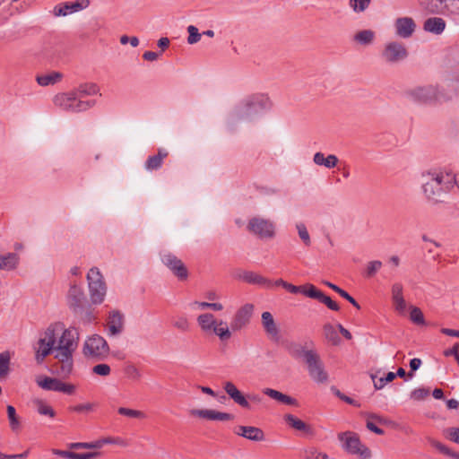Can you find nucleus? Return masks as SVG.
<instances>
[{"mask_svg": "<svg viewBox=\"0 0 459 459\" xmlns=\"http://www.w3.org/2000/svg\"><path fill=\"white\" fill-rule=\"evenodd\" d=\"M338 438L342 442V448L351 455H355L359 459H369L371 451L364 446L358 434L351 431L340 433Z\"/></svg>", "mask_w": 459, "mask_h": 459, "instance_id": "4", "label": "nucleus"}, {"mask_svg": "<svg viewBox=\"0 0 459 459\" xmlns=\"http://www.w3.org/2000/svg\"><path fill=\"white\" fill-rule=\"evenodd\" d=\"M101 455L100 452L94 451V452H88V453H75L74 452L73 459H96Z\"/></svg>", "mask_w": 459, "mask_h": 459, "instance_id": "61", "label": "nucleus"}, {"mask_svg": "<svg viewBox=\"0 0 459 459\" xmlns=\"http://www.w3.org/2000/svg\"><path fill=\"white\" fill-rule=\"evenodd\" d=\"M223 389L230 399L245 409H250V403L247 399L256 403H260L262 401V397L258 394H247L246 397L230 381L224 383Z\"/></svg>", "mask_w": 459, "mask_h": 459, "instance_id": "8", "label": "nucleus"}, {"mask_svg": "<svg viewBox=\"0 0 459 459\" xmlns=\"http://www.w3.org/2000/svg\"><path fill=\"white\" fill-rule=\"evenodd\" d=\"M284 420L290 427L296 430L301 431L307 435H314V429L310 425L305 423L292 414H286L284 416Z\"/></svg>", "mask_w": 459, "mask_h": 459, "instance_id": "28", "label": "nucleus"}, {"mask_svg": "<svg viewBox=\"0 0 459 459\" xmlns=\"http://www.w3.org/2000/svg\"><path fill=\"white\" fill-rule=\"evenodd\" d=\"M370 4L371 0H349V5L355 13H363Z\"/></svg>", "mask_w": 459, "mask_h": 459, "instance_id": "45", "label": "nucleus"}, {"mask_svg": "<svg viewBox=\"0 0 459 459\" xmlns=\"http://www.w3.org/2000/svg\"><path fill=\"white\" fill-rule=\"evenodd\" d=\"M327 287L331 288L333 290L337 292L341 297L345 299L347 301H349L353 307H355L357 309H360L359 304L356 301V299L351 297L346 290H342L339 286L330 282V281H324L323 282Z\"/></svg>", "mask_w": 459, "mask_h": 459, "instance_id": "37", "label": "nucleus"}, {"mask_svg": "<svg viewBox=\"0 0 459 459\" xmlns=\"http://www.w3.org/2000/svg\"><path fill=\"white\" fill-rule=\"evenodd\" d=\"M423 178V193L428 200L434 203L441 202L443 195L454 187V183H457V177L451 173H428Z\"/></svg>", "mask_w": 459, "mask_h": 459, "instance_id": "1", "label": "nucleus"}, {"mask_svg": "<svg viewBox=\"0 0 459 459\" xmlns=\"http://www.w3.org/2000/svg\"><path fill=\"white\" fill-rule=\"evenodd\" d=\"M64 325L60 322L49 325L37 342L35 350V359L38 364H42L46 357L56 350V332L63 330Z\"/></svg>", "mask_w": 459, "mask_h": 459, "instance_id": "3", "label": "nucleus"}, {"mask_svg": "<svg viewBox=\"0 0 459 459\" xmlns=\"http://www.w3.org/2000/svg\"><path fill=\"white\" fill-rule=\"evenodd\" d=\"M263 393L265 395L269 396L270 398L278 401L279 403H284V404H288V405H291V406H298L299 405V403H298V401L295 398H293V397H291L290 395H287L285 394H282L280 391H277V390H274V389H272V388H264L263 390Z\"/></svg>", "mask_w": 459, "mask_h": 459, "instance_id": "29", "label": "nucleus"}, {"mask_svg": "<svg viewBox=\"0 0 459 459\" xmlns=\"http://www.w3.org/2000/svg\"><path fill=\"white\" fill-rule=\"evenodd\" d=\"M197 323L204 332L212 331L213 327L217 325V320L211 313H204L198 316Z\"/></svg>", "mask_w": 459, "mask_h": 459, "instance_id": "34", "label": "nucleus"}, {"mask_svg": "<svg viewBox=\"0 0 459 459\" xmlns=\"http://www.w3.org/2000/svg\"><path fill=\"white\" fill-rule=\"evenodd\" d=\"M238 277L247 283L258 285L264 288H269L273 284L272 280L252 271H243L238 275Z\"/></svg>", "mask_w": 459, "mask_h": 459, "instance_id": "21", "label": "nucleus"}, {"mask_svg": "<svg viewBox=\"0 0 459 459\" xmlns=\"http://www.w3.org/2000/svg\"><path fill=\"white\" fill-rule=\"evenodd\" d=\"M63 78L60 72H51L47 74L37 75L36 81L40 86L54 85L59 82Z\"/></svg>", "mask_w": 459, "mask_h": 459, "instance_id": "33", "label": "nucleus"}, {"mask_svg": "<svg viewBox=\"0 0 459 459\" xmlns=\"http://www.w3.org/2000/svg\"><path fill=\"white\" fill-rule=\"evenodd\" d=\"M235 433L251 441H262L264 439V431L257 427L239 426Z\"/></svg>", "mask_w": 459, "mask_h": 459, "instance_id": "23", "label": "nucleus"}, {"mask_svg": "<svg viewBox=\"0 0 459 459\" xmlns=\"http://www.w3.org/2000/svg\"><path fill=\"white\" fill-rule=\"evenodd\" d=\"M445 11L454 14H459V0H445L444 12Z\"/></svg>", "mask_w": 459, "mask_h": 459, "instance_id": "56", "label": "nucleus"}, {"mask_svg": "<svg viewBox=\"0 0 459 459\" xmlns=\"http://www.w3.org/2000/svg\"><path fill=\"white\" fill-rule=\"evenodd\" d=\"M120 415H124L129 418L143 419L145 417L144 413L141 411L133 410L129 408L120 407L117 410Z\"/></svg>", "mask_w": 459, "mask_h": 459, "instance_id": "48", "label": "nucleus"}, {"mask_svg": "<svg viewBox=\"0 0 459 459\" xmlns=\"http://www.w3.org/2000/svg\"><path fill=\"white\" fill-rule=\"evenodd\" d=\"M125 374L126 375L127 377L133 380H138L141 377L140 371L133 364H129L125 368Z\"/></svg>", "mask_w": 459, "mask_h": 459, "instance_id": "59", "label": "nucleus"}, {"mask_svg": "<svg viewBox=\"0 0 459 459\" xmlns=\"http://www.w3.org/2000/svg\"><path fill=\"white\" fill-rule=\"evenodd\" d=\"M35 404L39 414L48 416L50 418H54L56 416L54 409L50 405H48L44 401L37 400L35 401Z\"/></svg>", "mask_w": 459, "mask_h": 459, "instance_id": "43", "label": "nucleus"}, {"mask_svg": "<svg viewBox=\"0 0 459 459\" xmlns=\"http://www.w3.org/2000/svg\"><path fill=\"white\" fill-rule=\"evenodd\" d=\"M411 321L417 325H426L427 323L424 318V315L420 308L417 307H411L410 312Z\"/></svg>", "mask_w": 459, "mask_h": 459, "instance_id": "42", "label": "nucleus"}, {"mask_svg": "<svg viewBox=\"0 0 459 459\" xmlns=\"http://www.w3.org/2000/svg\"><path fill=\"white\" fill-rule=\"evenodd\" d=\"M306 297L318 300L325 304L329 309L339 311V305L333 301L330 297L326 296L323 291L318 290L315 285H312L306 292Z\"/></svg>", "mask_w": 459, "mask_h": 459, "instance_id": "20", "label": "nucleus"}, {"mask_svg": "<svg viewBox=\"0 0 459 459\" xmlns=\"http://www.w3.org/2000/svg\"><path fill=\"white\" fill-rule=\"evenodd\" d=\"M429 395V389L425 387L416 388L411 391L410 397L414 401H422Z\"/></svg>", "mask_w": 459, "mask_h": 459, "instance_id": "49", "label": "nucleus"}, {"mask_svg": "<svg viewBox=\"0 0 459 459\" xmlns=\"http://www.w3.org/2000/svg\"><path fill=\"white\" fill-rule=\"evenodd\" d=\"M67 303L69 308L74 315L82 314L88 304L86 296L82 289L76 284L70 286L67 294Z\"/></svg>", "mask_w": 459, "mask_h": 459, "instance_id": "9", "label": "nucleus"}, {"mask_svg": "<svg viewBox=\"0 0 459 459\" xmlns=\"http://www.w3.org/2000/svg\"><path fill=\"white\" fill-rule=\"evenodd\" d=\"M93 407H94L93 403H87L77 404L74 406H70L68 408V410L70 411L77 412V413H88L93 410Z\"/></svg>", "mask_w": 459, "mask_h": 459, "instance_id": "52", "label": "nucleus"}, {"mask_svg": "<svg viewBox=\"0 0 459 459\" xmlns=\"http://www.w3.org/2000/svg\"><path fill=\"white\" fill-rule=\"evenodd\" d=\"M62 335L58 340L57 346L56 348V352L59 353H73L77 346V340L79 339V333L75 328H63Z\"/></svg>", "mask_w": 459, "mask_h": 459, "instance_id": "11", "label": "nucleus"}, {"mask_svg": "<svg viewBox=\"0 0 459 459\" xmlns=\"http://www.w3.org/2000/svg\"><path fill=\"white\" fill-rule=\"evenodd\" d=\"M99 91H100V88L96 83L85 82V83L80 84L73 91L75 96L84 98L86 96L95 95L99 92Z\"/></svg>", "mask_w": 459, "mask_h": 459, "instance_id": "31", "label": "nucleus"}, {"mask_svg": "<svg viewBox=\"0 0 459 459\" xmlns=\"http://www.w3.org/2000/svg\"><path fill=\"white\" fill-rule=\"evenodd\" d=\"M6 411L12 430H17L20 428V420L19 417L16 414L15 408L13 405H7Z\"/></svg>", "mask_w": 459, "mask_h": 459, "instance_id": "41", "label": "nucleus"}, {"mask_svg": "<svg viewBox=\"0 0 459 459\" xmlns=\"http://www.w3.org/2000/svg\"><path fill=\"white\" fill-rule=\"evenodd\" d=\"M396 34L403 38H410L416 29V23L411 17H400L394 22Z\"/></svg>", "mask_w": 459, "mask_h": 459, "instance_id": "17", "label": "nucleus"}, {"mask_svg": "<svg viewBox=\"0 0 459 459\" xmlns=\"http://www.w3.org/2000/svg\"><path fill=\"white\" fill-rule=\"evenodd\" d=\"M428 440L429 445L436 448L437 450H438L441 454L449 455V454L451 453V449L445 446L444 444H442L441 442L430 437Z\"/></svg>", "mask_w": 459, "mask_h": 459, "instance_id": "58", "label": "nucleus"}, {"mask_svg": "<svg viewBox=\"0 0 459 459\" xmlns=\"http://www.w3.org/2000/svg\"><path fill=\"white\" fill-rule=\"evenodd\" d=\"M124 315L118 310H113L109 313L108 326L110 335H118L124 329Z\"/></svg>", "mask_w": 459, "mask_h": 459, "instance_id": "22", "label": "nucleus"}, {"mask_svg": "<svg viewBox=\"0 0 459 459\" xmlns=\"http://www.w3.org/2000/svg\"><path fill=\"white\" fill-rule=\"evenodd\" d=\"M60 381L57 378L43 377L37 379V384L44 390L58 392Z\"/></svg>", "mask_w": 459, "mask_h": 459, "instance_id": "35", "label": "nucleus"}, {"mask_svg": "<svg viewBox=\"0 0 459 459\" xmlns=\"http://www.w3.org/2000/svg\"><path fill=\"white\" fill-rule=\"evenodd\" d=\"M110 371V367L108 364H98L92 368V372L101 377L108 376Z\"/></svg>", "mask_w": 459, "mask_h": 459, "instance_id": "60", "label": "nucleus"}, {"mask_svg": "<svg viewBox=\"0 0 459 459\" xmlns=\"http://www.w3.org/2000/svg\"><path fill=\"white\" fill-rule=\"evenodd\" d=\"M19 264V256L16 253L0 255V270H13Z\"/></svg>", "mask_w": 459, "mask_h": 459, "instance_id": "30", "label": "nucleus"}, {"mask_svg": "<svg viewBox=\"0 0 459 459\" xmlns=\"http://www.w3.org/2000/svg\"><path fill=\"white\" fill-rule=\"evenodd\" d=\"M103 442H104V445H117V446H126L127 444L126 442L121 438V437H103Z\"/></svg>", "mask_w": 459, "mask_h": 459, "instance_id": "63", "label": "nucleus"}, {"mask_svg": "<svg viewBox=\"0 0 459 459\" xmlns=\"http://www.w3.org/2000/svg\"><path fill=\"white\" fill-rule=\"evenodd\" d=\"M161 262L169 269L178 281H183L188 278V270L183 261L172 253H164L161 255Z\"/></svg>", "mask_w": 459, "mask_h": 459, "instance_id": "7", "label": "nucleus"}, {"mask_svg": "<svg viewBox=\"0 0 459 459\" xmlns=\"http://www.w3.org/2000/svg\"><path fill=\"white\" fill-rule=\"evenodd\" d=\"M375 39V32L371 30H363L354 35V40L360 45H370Z\"/></svg>", "mask_w": 459, "mask_h": 459, "instance_id": "38", "label": "nucleus"}, {"mask_svg": "<svg viewBox=\"0 0 459 459\" xmlns=\"http://www.w3.org/2000/svg\"><path fill=\"white\" fill-rule=\"evenodd\" d=\"M323 331H324V335H325V339L329 342H331L332 345L337 346L341 343L342 340H341L337 331L334 329V327L330 323L324 325Z\"/></svg>", "mask_w": 459, "mask_h": 459, "instance_id": "36", "label": "nucleus"}, {"mask_svg": "<svg viewBox=\"0 0 459 459\" xmlns=\"http://www.w3.org/2000/svg\"><path fill=\"white\" fill-rule=\"evenodd\" d=\"M191 415L211 420L228 421L234 419V415L228 412L217 411L208 409H194L190 411Z\"/></svg>", "mask_w": 459, "mask_h": 459, "instance_id": "18", "label": "nucleus"}, {"mask_svg": "<svg viewBox=\"0 0 459 459\" xmlns=\"http://www.w3.org/2000/svg\"><path fill=\"white\" fill-rule=\"evenodd\" d=\"M247 230L260 238H271L274 236V226L273 222L259 217H254L249 220Z\"/></svg>", "mask_w": 459, "mask_h": 459, "instance_id": "10", "label": "nucleus"}, {"mask_svg": "<svg viewBox=\"0 0 459 459\" xmlns=\"http://www.w3.org/2000/svg\"><path fill=\"white\" fill-rule=\"evenodd\" d=\"M309 376L316 383H325L328 380V374L325 370L324 365L314 369L312 373H309Z\"/></svg>", "mask_w": 459, "mask_h": 459, "instance_id": "44", "label": "nucleus"}, {"mask_svg": "<svg viewBox=\"0 0 459 459\" xmlns=\"http://www.w3.org/2000/svg\"><path fill=\"white\" fill-rule=\"evenodd\" d=\"M74 101H76V97L73 91L70 92L59 93L54 98L55 105L68 112H71L72 106Z\"/></svg>", "mask_w": 459, "mask_h": 459, "instance_id": "26", "label": "nucleus"}, {"mask_svg": "<svg viewBox=\"0 0 459 459\" xmlns=\"http://www.w3.org/2000/svg\"><path fill=\"white\" fill-rule=\"evenodd\" d=\"M55 358L57 359V362L52 365L53 372L63 378L67 377L73 370V353L56 352Z\"/></svg>", "mask_w": 459, "mask_h": 459, "instance_id": "15", "label": "nucleus"}, {"mask_svg": "<svg viewBox=\"0 0 459 459\" xmlns=\"http://www.w3.org/2000/svg\"><path fill=\"white\" fill-rule=\"evenodd\" d=\"M172 325L175 328L178 329L179 331L185 333L189 330V323L186 317L180 316L172 321Z\"/></svg>", "mask_w": 459, "mask_h": 459, "instance_id": "54", "label": "nucleus"}, {"mask_svg": "<svg viewBox=\"0 0 459 459\" xmlns=\"http://www.w3.org/2000/svg\"><path fill=\"white\" fill-rule=\"evenodd\" d=\"M108 344L106 340L98 334H94L85 341L83 354L89 358L102 359L108 354Z\"/></svg>", "mask_w": 459, "mask_h": 459, "instance_id": "6", "label": "nucleus"}, {"mask_svg": "<svg viewBox=\"0 0 459 459\" xmlns=\"http://www.w3.org/2000/svg\"><path fill=\"white\" fill-rule=\"evenodd\" d=\"M87 280L91 303L95 305L102 303L106 295V284L100 270L97 267L91 268Z\"/></svg>", "mask_w": 459, "mask_h": 459, "instance_id": "5", "label": "nucleus"}, {"mask_svg": "<svg viewBox=\"0 0 459 459\" xmlns=\"http://www.w3.org/2000/svg\"><path fill=\"white\" fill-rule=\"evenodd\" d=\"M254 306L252 304H246L241 307L235 314L230 327L233 331H238L245 327L250 321Z\"/></svg>", "mask_w": 459, "mask_h": 459, "instance_id": "16", "label": "nucleus"}, {"mask_svg": "<svg viewBox=\"0 0 459 459\" xmlns=\"http://www.w3.org/2000/svg\"><path fill=\"white\" fill-rule=\"evenodd\" d=\"M313 284L311 283H306L304 285H301V286H295L291 283H289V282H286L285 286L283 289H285L286 290H288L289 292L292 293V294H297V293H301L303 294L304 296H306V292L307 291V290L312 287Z\"/></svg>", "mask_w": 459, "mask_h": 459, "instance_id": "47", "label": "nucleus"}, {"mask_svg": "<svg viewBox=\"0 0 459 459\" xmlns=\"http://www.w3.org/2000/svg\"><path fill=\"white\" fill-rule=\"evenodd\" d=\"M446 432L451 441L459 444V428H449Z\"/></svg>", "mask_w": 459, "mask_h": 459, "instance_id": "64", "label": "nucleus"}, {"mask_svg": "<svg viewBox=\"0 0 459 459\" xmlns=\"http://www.w3.org/2000/svg\"><path fill=\"white\" fill-rule=\"evenodd\" d=\"M299 236L306 246H310L311 240L306 226L302 223L297 225Z\"/></svg>", "mask_w": 459, "mask_h": 459, "instance_id": "57", "label": "nucleus"}, {"mask_svg": "<svg viewBox=\"0 0 459 459\" xmlns=\"http://www.w3.org/2000/svg\"><path fill=\"white\" fill-rule=\"evenodd\" d=\"M11 356L9 351H3L0 353V379L5 378L10 370Z\"/></svg>", "mask_w": 459, "mask_h": 459, "instance_id": "39", "label": "nucleus"}, {"mask_svg": "<svg viewBox=\"0 0 459 459\" xmlns=\"http://www.w3.org/2000/svg\"><path fill=\"white\" fill-rule=\"evenodd\" d=\"M445 0H419L420 6L429 13H444Z\"/></svg>", "mask_w": 459, "mask_h": 459, "instance_id": "32", "label": "nucleus"}, {"mask_svg": "<svg viewBox=\"0 0 459 459\" xmlns=\"http://www.w3.org/2000/svg\"><path fill=\"white\" fill-rule=\"evenodd\" d=\"M262 325L265 331V333L273 340H279V329L276 325V323L273 319V315L264 311L262 313Z\"/></svg>", "mask_w": 459, "mask_h": 459, "instance_id": "24", "label": "nucleus"}, {"mask_svg": "<svg viewBox=\"0 0 459 459\" xmlns=\"http://www.w3.org/2000/svg\"><path fill=\"white\" fill-rule=\"evenodd\" d=\"M213 333H215L221 341H227L230 338L231 333L228 326L218 327L215 325L212 329Z\"/></svg>", "mask_w": 459, "mask_h": 459, "instance_id": "55", "label": "nucleus"}, {"mask_svg": "<svg viewBox=\"0 0 459 459\" xmlns=\"http://www.w3.org/2000/svg\"><path fill=\"white\" fill-rule=\"evenodd\" d=\"M297 353L298 356L301 357L307 364L308 374L312 373L314 369L324 365L318 353L314 350H305L300 347V349L297 351Z\"/></svg>", "mask_w": 459, "mask_h": 459, "instance_id": "19", "label": "nucleus"}, {"mask_svg": "<svg viewBox=\"0 0 459 459\" xmlns=\"http://www.w3.org/2000/svg\"><path fill=\"white\" fill-rule=\"evenodd\" d=\"M446 25V21L443 18L430 17L424 22L423 29L435 35H440L445 30Z\"/></svg>", "mask_w": 459, "mask_h": 459, "instance_id": "25", "label": "nucleus"}, {"mask_svg": "<svg viewBox=\"0 0 459 459\" xmlns=\"http://www.w3.org/2000/svg\"><path fill=\"white\" fill-rule=\"evenodd\" d=\"M403 285L400 282H395L392 286V299L393 301L403 298Z\"/></svg>", "mask_w": 459, "mask_h": 459, "instance_id": "62", "label": "nucleus"}, {"mask_svg": "<svg viewBox=\"0 0 459 459\" xmlns=\"http://www.w3.org/2000/svg\"><path fill=\"white\" fill-rule=\"evenodd\" d=\"M90 0H75L74 2H63L54 6L52 13L56 17L66 16L89 7Z\"/></svg>", "mask_w": 459, "mask_h": 459, "instance_id": "12", "label": "nucleus"}, {"mask_svg": "<svg viewBox=\"0 0 459 459\" xmlns=\"http://www.w3.org/2000/svg\"><path fill=\"white\" fill-rule=\"evenodd\" d=\"M169 152L162 148L158 149V153L149 156L144 163V168L147 170H157L161 168L163 160L167 158Z\"/></svg>", "mask_w": 459, "mask_h": 459, "instance_id": "27", "label": "nucleus"}, {"mask_svg": "<svg viewBox=\"0 0 459 459\" xmlns=\"http://www.w3.org/2000/svg\"><path fill=\"white\" fill-rule=\"evenodd\" d=\"M395 379V375L394 372H388L385 377H380L377 381H374V386L376 389L380 390L384 388V386Z\"/></svg>", "mask_w": 459, "mask_h": 459, "instance_id": "53", "label": "nucleus"}, {"mask_svg": "<svg viewBox=\"0 0 459 459\" xmlns=\"http://www.w3.org/2000/svg\"><path fill=\"white\" fill-rule=\"evenodd\" d=\"M381 267L382 262L379 260L369 262L367 266L365 276L368 278L373 277Z\"/></svg>", "mask_w": 459, "mask_h": 459, "instance_id": "50", "label": "nucleus"}, {"mask_svg": "<svg viewBox=\"0 0 459 459\" xmlns=\"http://www.w3.org/2000/svg\"><path fill=\"white\" fill-rule=\"evenodd\" d=\"M407 56L408 51L404 45L396 41L388 43L382 53L383 58L388 63H397L405 59Z\"/></svg>", "mask_w": 459, "mask_h": 459, "instance_id": "13", "label": "nucleus"}, {"mask_svg": "<svg viewBox=\"0 0 459 459\" xmlns=\"http://www.w3.org/2000/svg\"><path fill=\"white\" fill-rule=\"evenodd\" d=\"M76 97V101L72 106L71 112H82L92 108L95 104V100H82V98Z\"/></svg>", "mask_w": 459, "mask_h": 459, "instance_id": "40", "label": "nucleus"}, {"mask_svg": "<svg viewBox=\"0 0 459 459\" xmlns=\"http://www.w3.org/2000/svg\"><path fill=\"white\" fill-rule=\"evenodd\" d=\"M187 31L189 34L187 38L188 44L193 45L200 40L202 34L199 33L198 29L195 26L189 25L187 27Z\"/></svg>", "mask_w": 459, "mask_h": 459, "instance_id": "51", "label": "nucleus"}, {"mask_svg": "<svg viewBox=\"0 0 459 459\" xmlns=\"http://www.w3.org/2000/svg\"><path fill=\"white\" fill-rule=\"evenodd\" d=\"M332 393L336 395L338 398H340L342 401L345 402L348 404L353 405L357 408L360 407V403L357 402L356 400L352 399L350 396H347L343 393H342L336 386L331 387Z\"/></svg>", "mask_w": 459, "mask_h": 459, "instance_id": "46", "label": "nucleus"}, {"mask_svg": "<svg viewBox=\"0 0 459 459\" xmlns=\"http://www.w3.org/2000/svg\"><path fill=\"white\" fill-rule=\"evenodd\" d=\"M270 99L264 94H253L244 99L234 109L237 121H251L259 112L270 108Z\"/></svg>", "mask_w": 459, "mask_h": 459, "instance_id": "2", "label": "nucleus"}, {"mask_svg": "<svg viewBox=\"0 0 459 459\" xmlns=\"http://www.w3.org/2000/svg\"><path fill=\"white\" fill-rule=\"evenodd\" d=\"M409 95L414 101L422 104H429L438 99L437 90L432 85L415 88L409 91Z\"/></svg>", "mask_w": 459, "mask_h": 459, "instance_id": "14", "label": "nucleus"}]
</instances>
